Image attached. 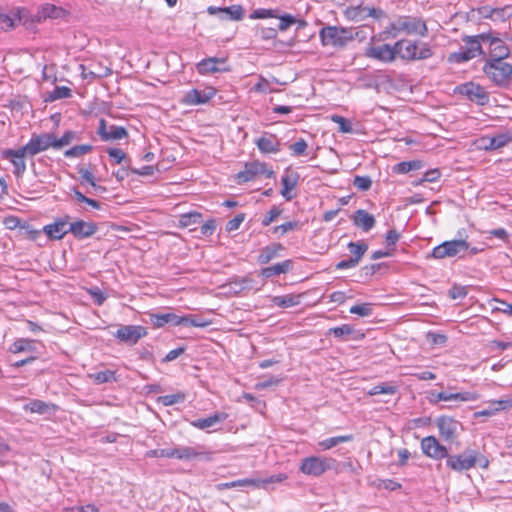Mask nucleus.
Returning a JSON list of instances; mask_svg holds the SVG:
<instances>
[{
	"mask_svg": "<svg viewBox=\"0 0 512 512\" xmlns=\"http://www.w3.org/2000/svg\"><path fill=\"white\" fill-rule=\"evenodd\" d=\"M71 96V89L65 86H57L50 95L51 100L62 98H69Z\"/></svg>",
	"mask_w": 512,
	"mask_h": 512,
	"instance_id": "59",
	"label": "nucleus"
},
{
	"mask_svg": "<svg viewBox=\"0 0 512 512\" xmlns=\"http://www.w3.org/2000/svg\"><path fill=\"white\" fill-rule=\"evenodd\" d=\"M422 167V162L419 160H413V161H404L396 164L393 167V170L397 173L405 174L412 170H417Z\"/></svg>",
	"mask_w": 512,
	"mask_h": 512,
	"instance_id": "39",
	"label": "nucleus"
},
{
	"mask_svg": "<svg viewBox=\"0 0 512 512\" xmlns=\"http://www.w3.org/2000/svg\"><path fill=\"white\" fill-rule=\"evenodd\" d=\"M245 216L244 214H238L233 219L229 220L226 224V230L228 232H232L234 230H237L241 223L244 221Z\"/></svg>",
	"mask_w": 512,
	"mask_h": 512,
	"instance_id": "63",
	"label": "nucleus"
},
{
	"mask_svg": "<svg viewBox=\"0 0 512 512\" xmlns=\"http://www.w3.org/2000/svg\"><path fill=\"white\" fill-rule=\"evenodd\" d=\"M286 479H287V475L283 474V473L272 475L265 479L256 478V479H253V487L268 489L269 485L275 484V483H281Z\"/></svg>",
	"mask_w": 512,
	"mask_h": 512,
	"instance_id": "32",
	"label": "nucleus"
},
{
	"mask_svg": "<svg viewBox=\"0 0 512 512\" xmlns=\"http://www.w3.org/2000/svg\"><path fill=\"white\" fill-rule=\"evenodd\" d=\"M76 137V133L73 131H67L61 138H57L54 135V148L60 149L64 146L69 145Z\"/></svg>",
	"mask_w": 512,
	"mask_h": 512,
	"instance_id": "48",
	"label": "nucleus"
},
{
	"mask_svg": "<svg viewBox=\"0 0 512 512\" xmlns=\"http://www.w3.org/2000/svg\"><path fill=\"white\" fill-rule=\"evenodd\" d=\"M307 148L308 144L304 139H300L289 146L291 154L296 157L304 155Z\"/></svg>",
	"mask_w": 512,
	"mask_h": 512,
	"instance_id": "54",
	"label": "nucleus"
},
{
	"mask_svg": "<svg viewBox=\"0 0 512 512\" xmlns=\"http://www.w3.org/2000/svg\"><path fill=\"white\" fill-rule=\"evenodd\" d=\"M487 42L490 45L489 61H496L497 59L503 61L506 57L509 56L510 52L508 47L505 46L500 39L491 36V38Z\"/></svg>",
	"mask_w": 512,
	"mask_h": 512,
	"instance_id": "24",
	"label": "nucleus"
},
{
	"mask_svg": "<svg viewBox=\"0 0 512 512\" xmlns=\"http://www.w3.org/2000/svg\"><path fill=\"white\" fill-rule=\"evenodd\" d=\"M434 397L432 402L437 403L439 401H474L478 398L476 393L462 392V393H447L439 392L437 394L432 393Z\"/></svg>",
	"mask_w": 512,
	"mask_h": 512,
	"instance_id": "21",
	"label": "nucleus"
},
{
	"mask_svg": "<svg viewBox=\"0 0 512 512\" xmlns=\"http://www.w3.org/2000/svg\"><path fill=\"white\" fill-rule=\"evenodd\" d=\"M298 228V222L296 221H289L282 225L276 226L273 228V233L278 236H283L287 232H290L292 230H295Z\"/></svg>",
	"mask_w": 512,
	"mask_h": 512,
	"instance_id": "58",
	"label": "nucleus"
},
{
	"mask_svg": "<svg viewBox=\"0 0 512 512\" xmlns=\"http://www.w3.org/2000/svg\"><path fill=\"white\" fill-rule=\"evenodd\" d=\"M184 399H185L184 394L177 393V394L160 396L158 398V402L162 403L164 406H171V405H174V404L184 401Z\"/></svg>",
	"mask_w": 512,
	"mask_h": 512,
	"instance_id": "50",
	"label": "nucleus"
},
{
	"mask_svg": "<svg viewBox=\"0 0 512 512\" xmlns=\"http://www.w3.org/2000/svg\"><path fill=\"white\" fill-rule=\"evenodd\" d=\"M353 332H354L353 328L348 324H344L339 327H334L329 330L330 334H333L334 337L340 338V339H345L347 336L351 335Z\"/></svg>",
	"mask_w": 512,
	"mask_h": 512,
	"instance_id": "52",
	"label": "nucleus"
},
{
	"mask_svg": "<svg viewBox=\"0 0 512 512\" xmlns=\"http://www.w3.org/2000/svg\"><path fill=\"white\" fill-rule=\"evenodd\" d=\"M460 94L467 96L471 101L484 105L488 102L489 96L485 89L473 82L465 83L458 87Z\"/></svg>",
	"mask_w": 512,
	"mask_h": 512,
	"instance_id": "13",
	"label": "nucleus"
},
{
	"mask_svg": "<svg viewBox=\"0 0 512 512\" xmlns=\"http://www.w3.org/2000/svg\"><path fill=\"white\" fill-rule=\"evenodd\" d=\"M93 147L88 144H82V145H76L64 152L65 157L73 158V157H80L82 155H85L89 152H91Z\"/></svg>",
	"mask_w": 512,
	"mask_h": 512,
	"instance_id": "43",
	"label": "nucleus"
},
{
	"mask_svg": "<svg viewBox=\"0 0 512 512\" xmlns=\"http://www.w3.org/2000/svg\"><path fill=\"white\" fill-rule=\"evenodd\" d=\"M70 232L77 238H87L92 236L97 231V226L92 222H85L78 220L69 225Z\"/></svg>",
	"mask_w": 512,
	"mask_h": 512,
	"instance_id": "20",
	"label": "nucleus"
},
{
	"mask_svg": "<svg viewBox=\"0 0 512 512\" xmlns=\"http://www.w3.org/2000/svg\"><path fill=\"white\" fill-rule=\"evenodd\" d=\"M89 377L97 384H103L115 380V372L112 370H105L90 374Z\"/></svg>",
	"mask_w": 512,
	"mask_h": 512,
	"instance_id": "42",
	"label": "nucleus"
},
{
	"mask_svg": "<svg viewBox=\"0 0 512 512\" xmlns=\"http://www.w3.org/2000/svg\"><path fill=\"white\" fill-rule=\"evenodd\" d=\"M147 335L145 327L140 325H122L114 333V336L128 345H135L141 338Z\"/></svg>",
	"mask_w": 512,
	"mask_h": 512,
	"instance_id": "10",
	"label": "nucleus"
},
{
	"mask_svg": "<svg viewBox=\"0 0 512 512\" xmlns=\"http://www.w3.org/2000/svg\"><path fill=\"white\" fill-rule=\"evenodd\" d=\"M78 172H79V174L81 176V183L86 182V183L90 184L95 192H97V191H105L104 187L99 186V185H97L95 183L94 176H93V174L89 170H87L85 168H79Z\"/></svg>",
	"mask_w": 512,
	"mask_h": 512,
	"instance_id": "44",
	"label": "nucleus"
},
{
	"mask_svg": "<svg viewBox=\"0 0 512 512\" xmlns=\"http://www.w3.org/2000/svg\"><path fill=\"white\" fill-rule=\"evenodd\" d=\"M439 434L446 442H453L462 429V424L449 416H441L435 420Z\"/></svg>",
	"mask_w": 512,
	"mask_h": 512,
	"instance_id": "9",
	"label": "nucleus"
},
{
	"mask_svg": "<svg viewBox=\"0 0 512 512\" xmlns=\"http://www.w3.org/2000/svg\"><path fill=\"white\" fill-rule=\"evenodd\" d=\"M300 298V294H288L284 296H275L273 297L272 302L278 307L288 308L298 305L300 303Z\"/></svg>",
	"mask_w": 512,
	"mask_h": 512,
	"instance_id": "31",
	"label": "nucleus"
},
{
	"mask_svg": "<svg viewBox=\"0 0 512 512\" xmlns=\"http://www.w3.org/2000/svg\"><path fill=\"white\" fill-rule=\"evenodd\" d=\"M321 42L324 46L343 47L354 39L351 30L337 26H327L320 30Z\"/></svg>",
	"mask_w": 512,
	"mask_h": 512,
	"instance_id": "4",
	"label": "nucleus"
},
{
	"mask_svg": "<svg viewBox=\"0 0 512 512\" xmlns=\"http://www.w3.org/2000/svg\"><path fill=\"white\" fill-rule=\"evenodd\" d=\"M391 30L394 31L393 36L398 33H406L408 35L426 36L428 28L421 18L413 16H400L391 23Z\"/></svg>",
	"mask_w": 512,
	"mask_h": 512,
	"instance_id": "3",
	"label": "nucleus"
},
{
	"mask_svg": "<svg viewBox=\"0 0 512 512\" xmlns=\"http://www.w3.org/2000/svg\"><path fill=\"white\" fill-rule=\"evenodd\" d=\"M282 249L283 247L281 244H275L264 248L258 257L259 262L261 264L270 262L277 255V252Z\"/></svg>",
	"mask_w": 512,
	"mask_h": 512,
	"instance_id": "37",
	"label": "nucleus"
},
{
	"mask_svg": "<svg viewBox=\"0 0 512 512\" xmlns=\"http://www.w3.org/2000/svg\"><path fill=\"white\" fill-rule=\"evenodd\" d=\"M348 249L353 254L352 259H357V264H359L362 256L368 250V245L364 242H350Z\"/></svg>",
	"mask_w": 512,
	"mask_h": 512,
	"instance_id": "40",
	"label": "nucleus"
},
{
	"mask_svg": "<svg viewBox=\"0 0 512 512\" xmlns=\"http://www.w3.org/2000/svg\"><path fill=\"white\" fill-rule=\"evenodd\" d=\"M352 440V435L336 436L320 441L318 443V446L320 447L321 450L325 451L337 446L340 443L349 442Z\"/></svg>",
	"mask_w": 512,
	"mask_h": 512,
	"instance_id": "36",
	"label": "nucleus"
},
{
	"mask_svg": "<svg viewBox=\"0 0 512 512\" xmlns=\"http://www.w3.org/2000/svg\"><path fill=\"white\" fill-rule=\"evenodd\" d=\"M493 137L494 147H496V149L506 146L512 140V136L509 133H501Z\"/></svg>",
	"mask_w": 512,
	"mask_h": 512,
	"instance_id": "60",
	"label": "nucleus"
},
{
	"mask_svg": "<svg viewBox=\"0 0 512 512\" xmlns=\"http://www.w3.org/2000/svg\"><path fill=\"white\" fill-rule=\"evenodd\" d=\"M491 38L490 34H479L476 36H466L463 38V42L465 43V49L468 50V53L475 58L477 55L483 54V50L481 47V42H487Z\"/></svg>",
	"mask_w": 512,
	"mask_h": 512,
	"instance_id": "19",
	"label": "nucleus"
},
{
	"mask_svg": "<svg viewBox=\"0 0 512 512\" xmlns=\"http://www.w3.org/2000/svg\"><path fill=\"white\" fill-rule=\"evenodd\" d=\"M292 269V261L291 260H285L281 263H277L275 265L266 267L262 269L261 275L270 278L276 275L287 273Z\"/></svg>",
	"mask_w": 512,
	"mask_h": 512,
	"instance_id": "28",
	"label": "nucleus"
},
{
	"mask_svg": "<svg viewBox=\"0 0 512 512\" xmlns=\"http://www.w3.org/2000/svg\"><path fill=\"white\" fill-rule=\"evenodd\" d=\"M69 225L70 224L67 220H58L53 224L46 225L44 227V232L49 238L60 240L70 232Z\"/></svg>",
	"mask_w": 512,
	"mask_h": 512,
	"instance_id": "23",
	"label": "nucleus"
},
{
	"mask_svg": "<svg viewBox=\"0 0 512 512\" xmlns=\"http://www.w3.org/2000/svg\"><path fill=\"white\" fill-rule=\"evenodd\" d=\"M65 16V10L61 7H57L53 4H44L38 10L35 18L38 22L46 19H59Z\"/></svg>",
	"mask_w": 512,
	"mask_h": 512,
	"instance_id": "22",
	"label": "nucleus"
},
{
	"mask_svg": "<svg viewBox=\"0 0 512 512\" xmlns=\"http://www.w3.org/2000/svg\"><path fill=\"white\" fill-rule=\"evenodd\" d=\"M394 52L396 57L407 61L424 60L433 55L431 47L423 43L418 46L416 42L408 39H401L394 44Z\"/></svg>",
	"mask_w": 512,
	"mask_h": 512,
	"instance_id": "2",
	"label": "nucleus"
},
{
	"mask_svg": "<svg viewBox=\"0 0 512 512\" xmlns=\"http://www.w3.org/2000/svg\"><path fill=\"white\" fill-rule=\"evenodd\" d=\"M346 14L354 21H363L368 17L378 19L383 15V11L381 9L357 6L347 9Z\"/></svg>",
	"mask_w": 512,
	"mask_h": 512,
	"instance_id": "18",
	"label": "nucleus"
},
{
	"mask_svg": "<svg viewBox=\"0 0 512 512\" xmlns=\"http://www.w3.org/2000/svg\"><path fill=\"white\" fill-rule=\"evenodd\" d=\"M366 55L370 58H374L383 62H392L396 58V52H394V45L383 44L380 46L370 47Z\"/></svg>",
	"mask_w": 512,
	"mask_h": 512,
	"instance_id": "16",
	"label": "nucleus"
},
{
	"mask_svg": "<svg viewBox=\"0 0 512 512\" xmlns=\"http://www.w3.org/2000/svg\"><path fill=\"white\" fill-rule=\"evenodd\" d=\"M446 464L456 472H463L475 466L486 469L489 466V460L477 450L466 449L461 454L449 455Z\"/></svg>",
	"mask_w": 512,
	"mask_h": 512,
	"instance_id": "1",
	"label": "nucleus"
},
{
	"mask_svg": "<svg viewBox=\"0 0 512 512\" xmlns=\"http://www.w3.org/2000/svg\"><path fill=\"white\" fill-rule=\"evenodd\" d=\"M226 413H215L207 418L197 419L193 421L191 424L198 429H207L210 428L217 423L223 422L227 418Z\"/></svg>",
	"mask_w": 512,
	"mask_h": 512,
	"instance_id": "29",
	"label": "nucleus"
},
{
	"mask_svg": "<svg viewBox=\"0 0 512 512\" xmlns=\"http://www.w3.org/2000/svg\"><path fill=\"white\" fill-rule=\"evenodd\" d=\"M175 453V458L179 460H191L204 455V453L197 451L196 448L188 446L176 447Z\"/></svg>",
	"mask_w": 512,
	"mask_h": 512,
	"instance_id": "34",
	"label": "nucleus"
},
{
	"mask_svg": "<svg viewBox=\"0 0 512 512\" xmlns=\"http://www.w3.org/2000/svg\"><path fill=\"white\" fill-rule=\"evenodd\" d=\"M256 34L264 40H270L276 38L277 30L273 27L257 26Z\"/></svg>",
	"mask_w": 512,
	"mask_h": 512,
	"instance_id": "56",
	"label": "nucleus"
},
{
	"mask_svg": "<svg viewBox=\"0 0 512 512\" xmlns=\"http://www.w3.org/2000/svg\"><path fill=\"white\" fill-rule=\"evenodd\" d=\"M79 68L81 70L82 78L89 80L107 77L112 73L111 69L108 67L102 68L101 71H95L91 68L86 67L85 65H80Z\"/></svg>",
	"mask_w": 512,
	"mask_h": 512,
	"instance_id": "35",
	"label": "nucleus"
},
{
	"mask_svg": "<svg viewBox=\"0 0 512 512\" xmlns=\"http://www.w3.org/2000/svg\"><path fill=\"white\" fill-rule=\"evenodd\" d=\"M50 147L54 148V134L45 133L32 136L30 141L23 147V151L28 152L30 156H34Z\"/></svg>",
	"mask_w": 512,
	"mask_h": 512,
	"instance_id": "12",
	"label": "nucleus"
},
{
	"mask_svg": "<svg viewBox=\"0 0 512 512\" xmlns=\"http://www.w3.org/2000/svg\"><path fill=\"white\" fill-rule=\"evenodd\" d=\"M32 346H33V341L26 340V339H19L11 345L10 351L12 353H20V352H24V351H30L32 349Z\"/></svg>",
	"mask_w": 512,
	"mask_h": 512,
	"instance_id": "49",
	"label": "nucleus"
},
{
	"mask_svg": "<svg viewBox=\"0 0 512 512\" xmlns=\"http://www.w3.org/2000/svg\"><path fill=\"white\" fill-rule=\"evenodd\" d=\"M256 145L262 153H276L280 151V143L273 134H265L256 140Z\"/></svg>",
	"mask_w": 512,
	"mask_h": 512,
	"instance_id": "25",
	"label": "nucleus"
},
{
	"mask_svg": "<svg viewBox=\"0 0 512 512\" xmlns=\"http://www.w3.org/2000/svg\"><path fill=\"white\" fill-rule=\"evenodd\" d=\"M281 214V210L278 209L277 207H273L272 209H270L267 214L265 215V217L263 218L262 220V225L263 226H268L270 225L273 221H275L278 216Z\"/></svg>",
	"mask_w": 512,
	"mask_h": 512,
	"instance_id": "61",
	"label": "nucleus"
},
{
	"mask_svg": "<svg viewBox=\"0 0 512 512\" xmlns=\"http://www.w3.org/2000/svg\"><path fill=\"white\" fill-rule=\"evenodd\" d=\"M51 405L41 400H34L24 406L25 410H29L32 413L47 414L51 410Z\"/></svg>",
	"mask_w": 512,
	"mask_h": 512,
	"instance_id": "38",
	"label": "nucleus"
},
{
	"mask_svg": "<svg viewBox=\"0 0 512 512\" xmlns=\"http://www.w3.org/2000/svg\"><path fill=\"white\" fill-rule=\"evenodd\" d=\"M422 452L434 460L448 458V450L435 436H427L421 440Z\"/></svg>",
	"mask_w": 512,
	"mask_h": 512,
	"instance_id": "11",
	"label": "nucleus"
},
{
	"mask_svg": "<svg viewBox=\"0 0 512 512\" xmlns=\"http://www.w3.org/2000/svg\"><path fill=\"white\" fill-rule=\"evenodd\" d=\"M150 320L155 327H162L165 324L169 323V313L159 315L152 314L150 316Z\"/></svg>",
	"mask_w": 512,
	"mask_h": 512,
	"instance_id": "62",
	"label": "nucleus"
},
{
	"mask_svg": "<svg viewBox=\"0 0 512 512\" xmlns=\"http://www.w3.org/2000/svg\"><path fill=\"white\" fill-rule=\"evenodd\" d=\"M209 14H215L216 12L222 13L224 16V19H230V20H241L244 15V10L240 5H232L230 7L225 8H216V7H209L208 8Z\"/></svg>",
	"mask_w": 512,
	"mask_h": 512,
	"instance_id": "26",
	"label": "nucleus"
},
{
	"mask_svg": "<svg viewBox=\"0 0 512 512\" xmlns=\"http://www.w3.org/2000/svg\"><path fill=\"white\" fill-rule=\"evenodd\" d=\"M353 185L360 191H367L371 188L372 180L369 176H355Z\"/></svg>",
	"mask_w": 512,
	"mask_h": 512,
	"instance_id": "55",
	"label": "nucleus"
},
{
	"mask_svg": "<svg viewBox=\"0 0 512 512\" xmlns=\"http://www.w3.org/2000/svg\"><path fill=\"white\" fill-rule=\"evenodd\" d=\"M224 62V59L207 58L198 63L197 70L201 74L219 72L222 70L219 64H224Z\"/></svg>",
	"mask_w": 512,
	"mask_h": 512,
	"instance_id": "30",
	"label": "nucleus"
},
{
	"mask_svg": "<svg viewBox=\"0 0 512 512\" xmlns=\"http://www.w3.org/2000/svg\"><path fill=\"white\" fill-rule=\"evenodd\" d=\"M335 465L336 460L333 458L310 456L301 461L299 469L303 474L318 477L325 471L333 469Z\"/></svg>",
	"mask_w": 512,
	"mask_h": 512,
	"instance_id": "5",
	"label": "nucleus"
},
{
	"mask_svg": "<svg viewBox=\"0 0 512 512\" xmlns=\"http://www.w3.org/2000/svg\"><path fill=\"white\" fill-rule=\"evenodd\" d=\"M252 486L253 487V478H247V479H240L232 482H226V483H220L217 485V489L219 491L236 488V487H247Z\"/></svg>",
	"mask_w": 512,
	"mask_h": 512,
	"instance_id": "45",
	"label": "nucleus"
},
{
	"mask_svg": "<svg viewBox=\"0 0 512 512\" xmlns=\"http://www.w3.org/2000/svg\"><path fill=\"white\" fill-rule=\"evenodd\" d=\"M332 121L339 125V131L342 133H351L353 131L350 121L339 115H333Z\"/></svg>",
	"mask_w": 512,
	"mask_h": 512,
	"instance_id": "57",
	"label": "nucleus"
},
{
	"mask_svg": "<svg viewBox=\"0 0 512 512\" xmlns=\"http://www.w3.org/2000/svg\"><path fill=\"white\" fill-rule=\"evenodd\" d=\"M25 155H28V152H24L23 147L18 150L8 149L3 152V157L13 163L14 174L17 177H21L26 170Z\"/></svg>",
	"mask_w": 512,
	"mask_h": 512,
	"instance_id": "15",
	"label": "nucleus"
},
{
	"mask_svg": "<svg viewBox=\"0 0 512 512\" xmlns=\"http://www.w3.org/2000/svg\"><path fill=\"white\" fill-rule=\"evenodd\" d=\"M349 311L351 314H356L361 317H367L372 314L373 307H372V304H370V303H363V304H358V305L352 306Z\"/></svg>",
	"mask_w": 512,
	"mask_h": 512,
	"instance_id": "47",
	"label": "nucleus"
},
{
	"mask_svg": "<svg viewBox=\"0 0 512 512\" xmlns=\"http://www.w3.org/2000/svg\"><path fill=\"white\" fill-rule=\"evenodd\" d=\"M215 95L213 88L205 90L193 89L186 93L183 102L187 105H198L207 103Z\"/></svg>",
	"mask_w": 512,
	"mask_h": 512,
	"instance_id": "17",
	"label": "nucleus"
},
{
	"mask_svg": "<svg viewBox=\"0 0 512 512\" xmlns=\"http://www.w3.org/2000/svg\"><path fill=\"white\" fill-rule=\"evenodd\" d=\"M180 225L182 227H190L195 224H200L202 222V215L198 212H190L180 216Z\"/></svg>",
	"mask_w": 512,
	"mask_h": 512,
	"instance_id": "41",
	"label": "nucleus"
},
{
	"mask_svg": "<svg viewBox=\"0 0 512 512\" xmlns=\"http://www.w3.org/2000/svg\"><path fill=\"white\" fill-rule=\"evenodd\" d=\"M483 70L485 74L496 84V85H505L508 83L511 75H512V65L500 61L497 59L496 61H488Z\"/></svg>",
	"mask_w": 512,
	"mask_h": 512,
	"instance_id": "6",
	"label": "nucleus"
},
{
	"mask_svg": "<svg viewBox=\"0 0 512 512\" xmlns=\"http://www.w3.org/2000/svg\"><path fill=\"white\" fill-rule=\"evenodd\" d=\"M210 324L208 321H203L198 317L192 316V315H186L184 316V319H182V326L188 327H206Z\"/></svg>",
	"mask_w": 512,
	"mask_h": 512,
	"instance_id": "53",
	"label": "nucleus"
},
{
	"mask_svg": "<svg viewBox=\"0 0 512 512\" xmlns=\"http://www.w3.org/2000/svg\"><path fill=\"white\" fill-rule=\"evenodd\" d=\"M107 153H108L109 157L112 158V160L114 161L115 164H120L122 162H125L126 164H128V162H129L127 154L121 149L109 148V149H107Z\"/></svg>",
	"mask_w": 512,
	"mask_h": 512,
	"instance_id": "51",
	"label": "nucleus"
},
{
	"mask_svg": "<svg viewBox=\"0 0 512 512\" xmlns=\"http://www.w3.org/2000/svg\"><path fill=\"white\" fill-rule=\"evenodd\" d=\"M296 23V19L291 15H284L279 18V23L277 25V28L280 31L287 30L292 24Z\"/></svg>",
	"mask_w": 512,
	"mask_h": 512,
	"instance_id": "64",
	"label": "nucleus"
},
{
	"mask_svg": "<svg viewBox=\"0 0 512 512\" xmlns=\"http://www.w3.org/2000/svg\"><path fill=\"white\" fill-rule=\"evenodd\" d=\"M354 224L364 231H369L375 225V218L367 211L359 209L353 216Z\"/></svg>",
	"mask_w": 512,
	"mask_h": 512,
	"instance_id": "27",
	"label": "nucleus"
},
{
	"mask_svg": "<svg viewBox=\"0 0 512 512\" xmlns=\"http://www.w3.org/2000/svg\"><path fill=\"white\" fill-rule=\"evenodd\" d=\"M473 59L472 55L468 53L465 47H461L459 52H455L449 55V62L451 63H462Z\"/></svg>",
	"mask_w": 512,
	"mask_h": 512,
	"instance_id": "46",
	"label": "nucleus"
},
{
	"mask_svg": "<svg viewBox=\"0 0 512 512\" xmlns=\"http://www.w3.org/2000/svg\"><path fill=\"white\" fill-rule=\"evenodd\" d=\"M297 174H287L282 177V190L281 195L286 198L287 200H291L292 196L290 195V191L295 188L297 185Z\"/></svg>",
	"mask_w": 512,
	"mask_h": 512,
	"instance_id": "33",
	"label": "nucleus"
},
{
	"mask_svg": "<svg viewBox=\"0 0 512 512\" xmlns=\"http://www.w3.org/2000/svg\"><path fill=\"white\" fill-rule=\"evenodd\" d=\"M98 134L104 141L124 139L128 136L127 130L122 126H108L104 119H101L98 127Z\"/></svg>",
	"mask_w": 512,
	"mask_h": 512,
	"instance_id": "14",
	"label": "nucleus"
},
{
	"mask_svg": "<svg viewBox=\"0 0 512 512\" xmlns=\"http://www.w3.org/2000/svg\"><path fill=\"white\" fill-rule=\"evenodd\" d=\"M265 176L266 178L274 177V171L267 167L266 164L259 161H253L246 163L244 170L240 171L235 179L237 184H243L249 181L255 180L259 176Z\"/></svg>",
	"mask_w": 512,
	"mask_h": 512,
	"instance_id": "7",
	"label": "nucleus"
},
{
	"mask_svg": "<svg viewBox=\"0 0 512 512\" xmlns=\"http://www.w3.org/2000/svg\"><path fill=\"white\" fill-rule=\"evenodd\" d=\"M469 249V244L465 240H451L445 241L436 246L432 251V256L436 259H443L446 257L462 256L463 252Z\"/></svg>",
	"mask_w": 512,
	"mask_h": 512,
	"instance_id": "8",
	"label": "nucleus"
}]
</instances>
